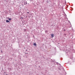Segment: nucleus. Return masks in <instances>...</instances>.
<instances>
[{
    "mask_svg": "<svg viewBox=\"0 0 75 75\" xmlns=\"http://www.w3.org/2000/svg\"><path fill=\"white\" fill-rule=\"evenodd\" d=\"M7 19H8V20H9V21H10V20H11V18H6Z\"/></svg>",
    "mask_w": 75,
    "mask_h": 75,
    "instance_id": "7ed1b4c3",
    "label": "nucleus"
},
{
    "mask_svg": "<svg viewBox=\"0 0 75 75\" xmlns=\"http://www.w3.org/2000/svg\"><path fill=\"white\" fill-rule=\"evenodd\" d=\"M6 23H10V21H9L8 20H6Z\"/></svg>",
    "mask_w": 75,
    "mask_h": 75,
    "instance_id": "f03ea898",
    "label": "nucleus"
},
{
    "mask_svg": "<svg viewBox=\"0 0 75 75\" xmlns=\"http://www.w3.org/2000/svg\"><path fill=\"white\" fill-rule=\"evenodd\" d=\"M51 35V36L52 38H53L54 37V34H52Z\"/></svg>",
    "mask_w": 75,
    "mask_h": 75,
    "instance_id": "f257e3e1",
    "label": "nucleus"
},
{
    "mask_svg": "<svg viewBox=\"0 0 75 75\" xmlns=\"http://www.w3.org/2000/svg\"><path fill=\"white\" fill-rule=\"evenodd\" d=\"M34 45H35V46H36V44L34 43Z\"/></svg>",
    "mask_w": 75,
    "mask_h": 75,
    "instance_id": "20e7f679",
    "label": "nucleus"
},
{
    "mask_svg": "<svg viewBox=\"0 0 75 75\" xmlns=\"http://www.w3.org/2000/svg\"><path fill=\"white\" fill-rule=\"evenodd\" d=\"M1 52H2V51H1Z\"/></svg>",
    "mask_w": 75,
    "mask_h": 75,
    "instance_id": "423d86ee",
    "label": "nucleus"
},
{
    "mask_svg": "<svg viewBox=\"0 0 75 75\" xmlns=\"http://www.w3.org/2000/svg\"><path fill=\"white\" fill-rule=\"evenodd\" d=\"M28 13H29V12H28Z\"/></svg>",
    "mask_w": 75,
    "mask_h": 75,
    "instance_id": "39448f33",
    "label": "nucleus"
}]
</instances>
